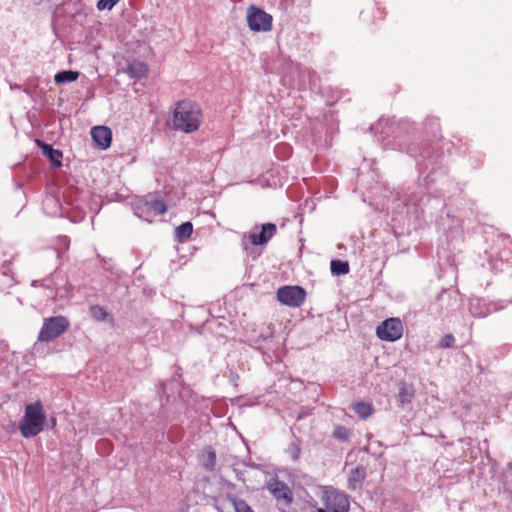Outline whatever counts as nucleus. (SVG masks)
<instances>
[{
  "label": "nucleus",
  "instance_id": "1",
  "mask_svg": "<svg viewBox=\"0 0 512 512\" xmlns=\"http://www.w3.org/2000/svg\"><path fill=\"white\" fill-rule=\"evenodd\" d=\"M371 131L379 132L383 141V149L405 151L417 160L420 147L418 143L410 142L412 132L415 130L414 124L408 120L384 119L381 118L376 124L371 126Z\"/></svg>",
  "mask_w": 512,
  "mask_h": 512
},
{
  "label": "nucleus",
  "instance_id": "2",
  "mask_svg": "<svg viewBox=\"0 0 512 512\" xmlns=\"http://www.w3.org/2000/svg\"><path fill=\"white\" fill-rule=\"evenodd\" d=\"M172 122L175 130L192 133L198 130L201 125L202 111L199 105L192 101H179L173 111Z\"/></svg>",
  "mask_w": 512,
  "mask_h": 512
},
{
  "label": "nucleus",
  "instance_id": "3",
  "mask_svg": "<svg viewBox=\"0 0 512 512\" xmlns=\"http://www.w3.org/2000/svg\"><path fill=\"white\" fill-rule=\"evenodd\" d=\"M46 414L41 401L28 404L19 424L21 435L24 438H32L42 432Z\"/></svg>",
  "mask_w": 512,
  "mask_h": 512
},
{
  "label": "nucleus",
  "instance_id": "4",
  "mask_svg": "<svg viewBox=\"0 0 512 512\" xmlns=\"http://www.w3.org/2000/svg\"><path fill=\"white\" fill-rule=\"evenodd\" d=\"M246 19L248 27L254 32H269L272 30V15L255 5H250L247 8Z\"/></svg>",
  "mask_w": 512,
  "mask_h": 512
},
{
  "label": "nucleus",
  "instance_id": "5",
  "mask_svg": "<svg viewBox=\"0 0 512 512\" xmlns=\"http://www.w3.org/2000/svg\"><path fill=\"white\" fill-rule=\"evenodd\" d=\"M69 327V321L64 316H54L46 319L39 332L38 340L41 342H49L61 334H63Z\"/></svg>",
  "mask_w": 512,
  "mask_h": 512
},
{
  "label": "nucleus",
  "instance_id": "6",
  "mask_svg": "<svg viewBox=\"0 0 512 512\" xmlns=\"http://www.w3.org/2000/svg\"><path fill=\"white\" fill-rule=\"evenodd\" d=\"M321 500L331 512H348L350 509V501L347 494L333 487H325L323 489Z\"/></svg>",
  "mask_w": 512,
  "mask_h": 512
},
{
  "label": "nucleus",
  "instance_id": "7",
  "mask_svg": "<svg viewBox=\"0 0 512 512\" xmlns=\"http://www.w3.org/2000/svg\"><path fill=\"white\" fill-rule=\"evenodd\" d=\"M134 210L139 218L151 222V212L153 211L154 215H162L166 212L167 206L162 199L148 195L135 206Z\"/></svg>",
  "mask_w": 512,
  "mask_h": 512
},
{
  "label": "nucleus",
  "instance_id": "8",
  "mask_svg": "<svg viewBox=\"0 0 512 512\" xmlns=\"http://www.w3.org/2000/svg\"><path fill=\"white\" fill-rule=\"evenodd\" d=\"M376 335L382 341L394 342L403 335V324L399 318H388L376 328Z\"/></svg>",
  "mask_w": 512,
  "mask_h": 512
},
{
  "label": "nucleus",
  "instance_id": "9",
  "mask_svg": "<svg viewBox=\"0 0 512 512\" xmlns=\"http://www.w3.org/2000/svg\"><path fill=\"white\" fill-rule=\"evenodd\" d=\"M306 298V291L300 286H283L277 291V299L283 305L300 307Z\"/></svg>",
  "mask_w": 512,
  "mask_h": 512
},
{
  "label": "nucleus",
  "instance_id": "10",
  "mask_svg": "<svg viewBox=\"0 0 512 512\" xmlns=\"http://www.w3.org/2000/svg\"><path fill=\"white\" fill-rule=\"evenodd\" d=\"M267 489L275 498L278 504L289 506L293 502V493L289 486L279 480L277 476L267 482Z\"/></svg>",
  "mask_w": 512,
  "mask_h": 512
},
{
  "label": "nucleus",
  "instance_id": "11",
  "mask_svg": "<svg viewBox=\"0 0 512 512\" xmlns=\"http://www.w3.org/2000/svg\"><path fill=\"white\" fill-rule=\"evenodd\" d=\"M259 233L250 231L243 235V242L248 239L249 242L254 246L267 244L273 236L276 234L277 227L274 223H265L261 225Z\"/></svg>",
  "mask_w": 512,
  "mask_h": 512
},
{
  "label": "nucleus",
  "instance_id": "12",
  "mask_svg": "<svg viewBox=\"0 0 512 512\" xmlns=\"http://www.w3.org/2000/svg\"><path fill=\"white\" fill-rule=\"evenodd\" d=\"M93 141L102 149H107L111 145L112 132L106 126H96L91 130Z\"/></svg>",
  "mask_w": 512,
  "mask_h": 512
},
{
  "label": "nucleus",
  "instance_id": "13",
  "mask_svg": "<svg viewBox=\"0 0 512 512\" xmlns=\"http://www.w3.org/2000/svg\"><path fill=\"white\" fill-rule=\"evenodd\" d=\"M426 201H429V197L425 195L423 188L421 185H417L415 190L410 194L406 195L404 202L406 206H414L417 211L418 208H421L426 204Z\"/></svg>",
  "mask_w": 512,
  "mask_h": 512
},
{
  "label": "nucleus",
  "instance_id": "14",
  "mask_svg": "<svg viewBox=\"0 0 512 512\" xmlns=\"http://www.w3.org/2000/svg\"><path fill=\"white\" fill-rule=\"evenodd\" d=\"M452 308L453 304H451L450 294L446 291H443L437 295L435 302L432 303L430 307V311L437 315H441L445 310L448 311Z\"/></svg>",
  "mask_w": 512,
  "mask_h": 512
},
{
  "label": "nucleus",
  "instance_id": "15",
  "mask_svg": "<svg viewBox=\"0 0 512 512\" xmlns=\"http://www.w3.org/2000/svg\"><path fill=\"white\" fill-rule=\"evenodd\" d=\"M366 477V469L363 466H358L352 469L348 477V487L352 490L359 488Z\"/></svg>",
  "mask_w": 512,
  "mask_h": 512
},
{
  "label": "nucleus",
  "instance_id": "16",
  "mask_svg": "<svg viewBox=\"0 0 512 512\" xmlns=\"http://www.w3.org/2000/svg\"><path fill=\"white\" fill-rule=\"evenodd\" d=\"M43 210L51 216L61 215L62 206L60 200L55 196L47 195L43 200Z\"/></svg>",
  "mask_w": 512,
  "mask_h": 512
},
{
  "label": "nucleus",
  "instance_id": "17",
  "mask_svg": "<svg viewBox=\"0 0 512 512\" xmlns=\"http://www.w3.org/2000/svg\"><path fill=\"white\" fill-rule=\"evenodd\" d=\"M469 310L473 317L481 318L486 317L492 311L497 310V308L494 307L491 309L490 307H486L481 299H472L470 301Z\"/></svg>",
  "mask_w": 512,
  "mask_h": 512
},
{
  "label": "nucleus",
  "instance_id": "18",
  "mask_svg": "<svg viewBox=\"0 0 512 512\" xmlns=\"http://www.w3.org/2000/svg\"><path fill=\"white\" fill-rule=\"evenodd\" d=\"M147 65L142 61H133L128 65V73L134 78H143L147 75Z\"/></svg>",
  "mask_w": 512,
  "mask_h": 512
},
{
  "label": "nucleus",
  "instance_id": "19",
  "mask_svg": "<svg viewBox=\"0 0 512 512\" xmlns=\"http://www.w3.org/2000/svg\"><path fill=\"white\" fill-rule=\"evenodd\" d=\"M202 467L207 471H213L216 465V453L211 447L205 449L201 455Z\"/></svg>",
  "mask_w": 512,
  "mask_h": 512
},
{
  "label": "nucleus",
  "instance_id": "20",
  "mask_svg": "<svg viewBox=\"0 0 512 512\" xmlns=\"http://www.w3.org/2000/svg\"><path fill=\"white\" fill-rule=\"evenodd\" d=\"M79 73L73 70H64L55 74L54 81L56 84H66L74 82L78 79Z\"/></svg>",
  "mask_w": 512,
  "mask_h": 512
},
{
  "label": "nucleus",
  "instance_id": "21",
  "mask_svg": "<svg viewBox=\"0 0 512 512\" xmlns=\"http://www.w3.org/2000/svg\"><path fill=\"white\" fill-rule=\"evenodd\" d=\"M397 397L401 405L408 404L412 401L414 397V390L411 386L403 383L399 388Z\"/></svg>",
  "mask_w": 512,
  "mask_h": 512
},
{
  "label": "nucleus",
  "instance_id": "22",
  "mask_svg": "<svg viewBox=\"0 0 512 512\" xmlns=\"http://www.w3.org/2000/svg\"><path fill=\"white\" fill-rule=\"evenodd\" d=\"M354 412L361 419H367L373 412V407L370 403L360 401L353 405Z\"/></svg>",
  "mask_w": 512,
  "mask_h": 512
},
{
  "label": "nucleus",
  "instance_id": "23",
  "mask_svg": "<svg viewBox=\"0 0 512 512\" xmlns=\"http://www.w3.org/2000/svg\"><path fill=\"white\" fill-rule=\"evenodd\" d=\"M42 148L44 155H46L52 163L61 166L62 163L60 159L62 158V152L60 150H56L48 144H43Z\"/></svg>",
  "mask_w": 512,
  "mask_h": 512
},
{
  "label": "nucleus",
  "instance_id": "24",
  "mask_svg": "<svg viewBox=\"0 0 512 512\" xmlns=\"http://www.w3.org/2000/svg\"><path fill=\"white\" fill-rule=\"evenodd\" d=\"M193 231V226L191 222H184L176 228V237L179 241L187 240Z\"/></svg>",
  "mask_w": 512,
  "mask_h": 512
},
{
  "label": "nucleus",
  "instance_id": "25",
  "mask_svg": "<svg viewBox=\"0 0 512 512\" xmlns=\"http://www.w3.org/2000/svg\"><path fill=\"white\" fill-rule=\"evenodd\" d=\"M330 268L333 275H345L349 272V264L346 261L332 260Z\"/></svg>",
  "mask_w": 512,
  "mask_h": 512
},
{
  "label": "nucleus",
  "instance_id": "26",
  "mask_svg": "<svg viewBox=\"0 0 512 512\" xmlns=\"http://www.w3.org/2000/svg\"><path fill=\"white\" fill-rule=\"evenodd\" d=\"M228 499L233 505L235 512H254L245 500L237 497H228Z\"/></svg>",
  "mask_w": 512,
  "mask_h": 512
},
{
  "label": "nucleus",
  "instance_id": "27",
  "mask_svg": "<svg viewBox=\"0 0 512 512\" xmlns=\"http://www.w3.org/2000/svg\"><path fill=\"white\" fill-rule=\"evenodd\" d=\"M90 315L97 321H103L108 316V313L102 306L94 305L90 308Z\"/></svg>",
  "mask_w": 512,
  "mask_h": 512
},
{
  "label": "nucleus",
  "instance_id": "28",
  "mask_svg": "<svg viewBox=\"0 0 512 512\" xmlns=\"http://www.w3.org/2000/svg\"><path fill=\"white\" fill-rule=\"evenodd\" d=\"M333 436L340 441H348L350 438V431L345 426H337L333 431Z\"/></svg>",
  "mask_w": 512,
  "mask_h": 512
},
{
  "label": "nucleus",
  "instance_id": "29",
  "mask_svg": "<svg viewBox=\"0 0 512 512\" xmlns=\"http://www.w3.org/2000/svg\"><path fill=\"white\" fill-rule=\"evenodd\" d=\"M300 452H301L300 446L296 441L292 442L287 449V453L289 454L291 459L294 461H297L299 459Z\"/></svg>",
  "mask_w": 512,
  "mask_h": 512
},
{
  "label": "nucleus",
  "instance_id": "30",
  "mask_svg": "<svg viewBox=\"0 0 512 512\" xmlns=\"http://www.w3.org/2000/svg\"><path fill=\"white\" fill-rule=\"evenodd\" d=\"M69 218L72 222H80L85 218V212L83 210H78V206L71 208Z\"/></svg>",
  "mask_w": 512,
  "mask_h": 512
},
{
  "label": "nucleus",
  "instance_id": "31",
  "mask_svg": "<svg viewBox=\"0 0 512 512\" xmlns=\"http://www.w3.org/2000/svg\"><path fill=\"white\" fill-rule=\"evenodd\" d=\"M455 342V338L452 334H446L442 337V339L439 341L438 347L446 349L453 347Z\"/></svg>",
  "mask_w": 512,
  "mask_h": 512
},
{
  "label": "nucleus",
  "instance_id": "32",
  "mask_svg": "<svg viewBox=\"0 0 512 512\" xmlns=\"http://www.w3.org/2000/svg\"><path fill=\"white\" fill-rule=\"evenodd\" d=\"M120 0H99L97 2L98 10H111Z\"/></svg>",
  "mask_w": 512,
  "mask_h": 512
},
{
  "label": "nucleus",
  "instance_id": "33",
  "mask_svg": "<svg viewBox=\"0 0 512 512\" xmlns=\"http://www.w3.org/2000/svg\"><path fill=\"white\" fill-rule=\"evenodd\" d=\"M50 280L49 279H43V280H33L31 282L32 287H46L50 288Z\"/></svg>",
  "mask_w": 512,
  "mask_h": 512
},
{
  "label": "nucleus",
  "instance_id": "34",
  "mask_svg": "<svg viewBox=\"0 0 512 512\" xmlns=\"http://www.w3.org/2000/svg\"><path fill=\"white\" fill-rule=\"evenodd\" d=\"M229 379H230V381H231L234 385H236V383H237V381H238V379H239V376H238V374H237L236 372H234V371L230 370V373H229Z\"/></svg>",
  "mask_w": 512,
  "mask_h": 512
},
{
  "label": "nucleus",
  "instance_id": "35",
  "mask_svg": "<svg viewBox=\"0 0 512 512\" xmlns=\"http://www.w3.org/2000/svg\"><path fill=\"white\" fill-rule=\"evenodd\" d=\"M330 510H328L326 507L325 508H318L317 509V512H329Z\"/></svg>",
  "mask_w": 512,
  "mask_h": 512
},
{
  "label": "nucleus",
  "instance_id": "36",
  "mask_svg": "<svg viewBox=\"0 0 512 512\" xmlns=\"http://www.w3.org/2000/svg\"><path fill=\"white\" fill-rule=\"evenodd\" d=\"M330 510H328L326 507L325 508H318L317 509V512H329Z\"/></svg>",
  "mask_w": 512,
  "mask_h": 512
},
{
  "label": "nucleus",
  "instance_id": "37",
  "mask_svg": "<svg viewBox=\"0 0 512 512\" xmlns=\"http://www.w3.org/2000/svg\"><path fill=\"white\" fill-rule=\"evenodd\" d=\"M429 176L426 178V184L428 185L431 180H428Z\"/></svg>",
  "mask_w": 512,
  "mask_h": 512
}]
</instances>
